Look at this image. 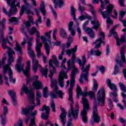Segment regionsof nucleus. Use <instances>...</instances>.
<instances>
[{"label":"nucleus","mask_w":126,"mask_h":126,"mask_svg":"<svg viewBox=\"0 0 126 126\" xmlns=\"http://www.w3.org/2000/svg\"><path fill=\"white\" fill-rule=\"evenodd\" d=\"M71 67L74 69L72 70V72L71 73L70 88L68 90V93L69 94L68 100L70 103V109L69 110L68 116H78L79 106L78 105H77L74 110V108H73L74 101H73V98H72V89L73 88V86H74V83L75 82V75H76V73H78V69L77 68H75V65H74V64H72Z\"/></svg>","instance_id":"nucleus-1"},{"label":"nucleus","mask_w":126,"mask_h":126,"mask_svg":"<svg viewBox=\"0 0 126 126\" xmlns=\"http://www.w3.org/2000/svg\"><path fill=\"white\" fill-rule=\"evenodd\" d=\"M22 90L23 92H25L26 94H27L29 96V100H30L31 103L33 104L32 106H30L27 108H23L22 110V115H25V116H27L29 115L30 111H33L34 110V108H35V99H34V97L35 95L33 94V91L32 90H29L28 88H27V86L25 85H23V87L22 88Z\"/></svg>","instance_id":"nucleus-2"},{"label":"nucleus","mask_w":126,"mask_h":126,"mask_svg":"<svg viewBox=\"0 0 126 126\" xmlns=\"http://www.w3.org/2000/svg\"><path fill=\"white\" fill-rule=\"evenodd\" d=\"M82 61L80 59H77V63H79L80 66H82V74L79 79L80 83L82 84L83 83V78H85V80L88 81V74H89V69H90V64H88L86 67L84 66L86 63V58L85 55H84L82 57Z\"/></svg>","instance_id":"nucleus-3"},{"label":"nucleus","mask_w":126,"mask_h":126,"mask_svg":"<svg viewBox=\"0 0 126 126\" xmlns=\"http://www.w3.org/2000/svg\"><path fill=\"white\" fill-rule=\"evenodd\" d=\"M70 62L71 60H69L67 63L68 68L65 67V65H63L61 71L59 73V76L58 78V82L59 86L63 88L64 86V78L65 79H67V72L68 70L71 69V66H70Z\"/></svg>","instance_id":"nucleus-4"},{"label":"nucleus","mask_w":126,"mask_h":126,"mask_svg":"<svg viewBox=\"0 0 126 126\" xmlns=\"http://www.w3.org/2000/svg\"><path fill=\"white\" fill-rule=\"evenodd\" d=\"M51 88H53V91L50 93V97L52 99H56L58 97V95L59 98L63 99L64 94L62 91L59 90V86H58V82L57 80H53V78L51 79Z\"/></svg>","instance_id":"nucleus-5"},{"label":"nucleus","mask_w":126,"mask_h":126,"mask_svg":"<svg viewBox=\"0 0 126 126\" xmlns=\"http://www.w3.org/2000/svg\"><path fill=\"white\" fill-rule=\"evenodd\" d=\"M82 98V103L83 104V110L81 112V116L82 121L84 123H87V112L90 110L89 102L86 98V95H83Z\"/></svg>","instance_id":"nucleus-6"},{"label":"nucleus","mask_w":126,"mask_h":126,"mask_svg":"<svg viewBox=\"0 0 126 126\" xmlns=\"http://www.w3.org/2000/svg\"><path fill=\"white\" fill-rule=\"evenodd\" d=\"M22 57H19L17 63L15 66V69H17L18 72L20 73L21 70H22L24 74L26 75V76H28V70H30L31 66V61H28L27 62V65L26 66V70L23 68V66H24V64L22 63Z\"/></svg>","instance_id":"nucleus-7"},{"label":"nucleus","mask_w":126,"mask_h":126,"mask_svg":"<svg viewBox=\"0 0 126 126\" xmlns=\"http://www.w3.org/2000/svg\"><path fill=\"white\" fill-rule=\"evenodd\" d=\"M6 43H8V44H10V42L8 40L5 39L4 38H3L2 40V47L3 49L5 50V49H7L8 52H7L8 58V64H7V65H11V63H14V57H13V56L12 55H15V52L10 47H8L6 45Z\"/></svg>","instance_id":"nucleus-8"},{"label":"nucleus","mask_w":126,"mask_h":126,"mask_svg":"<svg viewBox=\"0 0 126 126\" xmlns=\"http://www.w3.org/2000/svg\"><path fill=\"white\" fill-rule=\"evenodd\" d=\"M113 8H114V6L112 4H110L107 6V9L106 11L103 12L100 10V12L104 19L107 18V23H108L109 24H113V21L110 19V18L106 17V16L110 15V14L112 13ZM105 13L106 14V15H105Z\"/></svg>","instance_id":"nucleus-9"},{"label":"nucleus","mask_w":126,"mask_h":126,"mask_svg":"<svg viewBox=\"0 0 126 126\" xmlns=\"http://www.w3.org/2000/svg\"><path fill=\"white\" fill-rule=\"evenodd\" d=\"M24 2L25 5L22 6L21 8V11L20 13V16H22L23 14L24 13V11H25L27 14H33V12L31 11L30 10V5L29 3L27 2V0H24Z\"/></svg>","instance_id":"nucleus-10"},{"label":"nucleus","mask_w":126,"mask_h":126,"mask_svg":"<svg viewBox=\"0 0 126 126\" xmlns=\"http://www.w3.org/2000/svg\"><path fill=\"white\" fill-rule=\"evenodd\" d=\"M49 67H50V74L49 77L51 79L53 78V76L54 75V73L56 72V68L53 66V63H55V65H59V61L56 60H50L49 62Z\"/></svg>","instance_id":"nucleus-11"},{"label":"nucleus","mask_w":126,"mask_h":126,"mask_svg":"<svg viewBox=\"0 0 126 126\" xmlns=\"http://www.w3.org/2000/svg\"><path fill=\"white\" fill-rule=\"evenodd\" d=\"M110 33L111 35H113L114 38H116L117 46H119L121 45V43H125V42H126L125 35L122 36L120 39L118 37V33L115 31V29H112V30L110 31Z\"/></svg>","instance_id":"nucleus-12"},{"label":"nucleus","mask_w":126,"mask_h":126,"mask_svg":"<svg viewBox=\"0 0 126 126\" xmlns=\"http://www.w3.org/2000/svg\"><path fill=\"white\" fill-rule=\"evenodd\" d=\"M33 65H37L38 67L39 68L42 75L45 76L47 78V74H48V69L45 68L42 69V66L39 63V61L36 59L35 58H32V62Z\"/></svg>","instance_id":"nucleus-13"},{"label":"nucleus","mask_w":126,"mask_h":126,"mask_svg":"<svg viewBox=\"0 0 126 126\" xmlns=\"http://www.w3.org/2000/svg\"><path fill=\"white\" fill-rule=\"evenodd\" d=\"M93 117L95 123H99L100 122V117L98 116V110L97 109V101L94 100V110L93 111Z\"/></svg>","instance_id":"nucleus-14"},{"label":"nucleus","mask_w":126,"mask_h":126,"mask_svg":"<svg viewBox=\"0 0 126 126\" xmlns=\"http://www.w3.org/2000/svg\"><path fill=\"white\" fill-rule=\"evenodd\" d=\"M97 100L98 101V104L101 103V106L104 105V101L105 100V90L104 88H101L97 93Z\"/></svg>","instance_id":"nucleus-15"},{"label":"nucleus","mask_w":126,"mask_h":126,"mask_svg":"<svg viewBox=\"0 0 126 126\" xmlns=\"http://www.w3.org/2000/svg\"><path fill=\"white\" fill-rule=\"evenodd\" d=\"M100 37H99L93 43L94 45H95L94 49H99L101 47V43H103V40H104L105 33L100 32H99Z\"/></svg>","instance_id":"nucleus-16"},{"label":"nucleus","mask_w":126,"mask_h":126,"mask_svg":"<svg viewBox=\"0 0 126 126\" xmlns=\"http://www.w3.org/2000/svg\"><path fill=\"white\" fill-rule=\"evenodd\" d=\"M77 51V45H75L74 48L70 49H68L65 51L66 55H68L69 57H70V55H72V61L73 62L76 60V56H75V53Z\"/></svg>","instance_id":"nucleus-17"},{"label":"nucleus","mask_w":126,"mask_h":126,"mask_svg":"<svg viewBox=\"0 0 126 126\" xmlns=\"http://www.w3.org/2000/svg\"><path fill=\"white\" fill-rule=\"evenodd\" d=\"M50 110V107L47 106L46 105H44L42 108L40 109V111H41V112H43L44 111H46L45 114V113H42L41 115V117L42 119H43L44 120H47V119L49 118Z\"/></svg>","instance_id":"nucleus-18"},{"label":"nucleus","mask_w":126,"mask_h":126,"mask_svg":"<svg viewBox=\"0 0 126 126\" xmlns=\"http://www.w3.org/2000/svg\"><path fill=\"white\" fill-rule=\"evenodd\" d=\"M66 111L63 108H61V114H60V118L61 123H62L63 126H64L65 123H66Z\"/></svg>","instance_id":"nucleus-19"},{"label":"nucleus","mask_w":126,"mask_h":126,"mask_svg":"<svg viewBox=\"0 0 126 126\" xmlns=\"http://www.w3.org/2000/svg\"><path fill=\"white\" fill-rule=\"evenodd\" d=\"M3 76L4 77V80L6 81H8V78L7 77H6V76L5 75V74H6V73H7V72L9 73V72L10 71V70H11V68H10V67H9L8 66V65H5L3 67Z\"/></svg>","instance_id":"nucleus-20"},{"label":"nucleus","mask_w":126,"mask_h":126,"mask_svg":"<svg viewBox=\"0 0 126 126\" xmlns=\"http://www.w3.org/2000/svg\"><path fill=\"white\" fill-rule=\"evenodd\" d=\"M35 51L37 53V58H40V57H42L43 63H47V57H46L45 55H43L42 53H41V47L35 48Z\"/></svg>","instance_id":"nucleus-21"},{"label":"nucleus","mask_w":126,"mask_h":126,"mask_svg":"<svg viewBox=\"0 0 126 126\" xmlns=\"http://www.w3.org/2000/svg\"><path fill=\"white\" fill-rule=\"evenodd\" d=\"M8 94L12 98V101L14 106H16L17 105V100H16L15 93L13 91H9Z\"/></svg>","instance_id":"nucleus-22"},{"label":"nucleus","mask_w":126,"mask_h":126,"mask_svg":"<svg viewBox=\"0 0 126 126\" xmlns=\"http://www.w3.org/2000/svg\"><path fill=\"white\" fill-rule=\"evenodd\" d=\"M35 32L36 33V45L35 46V49L38 48H42V43H40V32H39L38 31H36Z\"/></svg>","instance_id":"nucleus-23"},{"label":"nucleus","mask_w":126,"mask_h":126,"mask_svg":"<svg viewBox=\"0 0 126 126\" xmlns=\"http://www.w3.org/2000/svg\"><path fill=\"white\" fill-rule=\"evenodd\" d=\"M32 86L37 90H39V89H42V87H43V84L41 81L35 80V81L33 82Z\"/></svg>","instance_id":"nucleus-24"},{"label":"nucleus","mask_w":126,"mask_h":126,"mask_svg":"<svg viewBox=\"0 0 126 126\" xmlns=\"http://www.w3.org/2000/svg\"><path fill=\"white\" fill-rule=\"evenodd\" d=\"M107 83L108 84V87L111 89V90H113L115 92H117L118 91V89L117 88V86L114 84H112L111 82V80L108 79L107 80Z\"/></svg>","instance_id":"nucleus-25"},{"label":"nucleus","mask_w":126,"mask_h":126,"mask_svg":"<svg viewBox=\"0 0 126 126\" xmlns=\"http://www.w3.org/2000/svg\"><path fill=\"white\" fill-rule=\"evenodd\" d=\"M52 1L55 4V8H57V5L61 8L63 7L64 4L63 0H52Z\"/></svg>","instance_id":"nucleus-26"},{"label":"nucleus","mask_w":126,"mask_h":126,"mask_svg":"<svg viewBox=\"0 0 126 126\" xmlns=\"http://www.w3.org/2000/svg\"><path fill=\"white\" fill-rule=\"evenodd\" d=\"M37 115V111L35 110L32 113V119L31 120L30 126H36V122H35V116Z\"/></svg>","instance_id":"nucleus-27"},{"label":"nucleus","mask_w":126,"mask_h":126,"mask_svg":"<svg viewBox=\"0 0 126 126\" xmlns=\"http://www.w3.org/2000/svg\"><path fill=\"white\" fill-rule=\"evenodd\" d=\"M85 32L91 37V38H95V33L92 29L88 28V29L85 30Z\"/></svg>","instance_id":"nucleus-28"},{"label":"nucleus","mask_w":126,"mask_h":126,"mask_svg":"<svg viewBox=\"0 0 126 126\" xmlns=\"http://www.w3.org/2000/svg\"><path fill=\"white\" fill-rule=\"evenodd\" d=\"M126 53V50L125 47H122L120 49V55L121 56V59L123 63H126V55L125 53Z\"/></svg>","instance_id":"nucleus-29"},{"label":"nucleus","mask_w":126,"mask_h":126,"mask_svg":"<svg viewBox=\"0 0 126 126\" xmlns=\"http://www.w3.org/2000/svg\"><path fill=\"white\" fill-rule=\"evenodd\" d=\"M94 18V21H92L91 22L92 24L94 25L92 27V28L95 29V30H97L98 28H99V27L100 26V24H99V22L98 21L96 20V17L95 18Z\"/></svg>","instance_id":"nucleus-30"},{"label":"nucleus","mask_w":126,"mask_h":126,"mask_svg":"<svg viewBox=\"0 0 126 126\" xmlns=\"http://www.w3.org/2000/svg\"><path fill=\"white\" fill-rule=\"evenodd\" d=\"M76 91H77V98H79V95H82V96H85V94H84V93L82 92V90H81V88L78 85H77V88H76Z\"/></svg>","instance_id":"nucleus-31"},{"label":"nucleus","mask_w":126,"mask_h":126,"mask_svg":"<svg viewBox=\"0 0 126 126\" xmlns=\"http://www.w3.org/2000/svg\"><path fill=\"white\" fill-rule=\"evenodd\" d=\"M62 52H61V54L60 55H59V60L62 61V60H63V55H64V51L65 50V45H64V44H63L62 45Z\"/></svg>","instance_id":"nucleus-32"},{"label":"nucleus","mask_w":126,"mask_h":126,"mask_svg":"<svg viewBox=\"0 0 126 126\" xmlns=\"http://www.w3.org/2000/svg\"><path fill=\"white\" fill-rule=\"evenodd\" d=\"M85 96H90L91 99H93L95 96V93L94 92H89V93L87 92H84Z\"/></svg>","instance_id":"nucleus-33"},{"label":"nucleus","mask_w":126,"mask_h":126,"mask_svg":"<svg viewBox=\"0 0 126 126\" xmlns=\"http://www.w3.org/2000/svg\"><path fill=\"white\" fill-rule=\"evenodd\" d=\"M15 50L17 52H19L20 55H22V54H23V52H22L21 47H20V45H19V44L17 42H16Z\"/></svg>","instance_id":"nucleus-34"},{"label":"nucleus","mask_w":126,"mask_h":126,"mask_svg":"<svg viewBox=\"0 0 126 126\" xmlns=\"http://www.w3.org/2000/svg\"><path fill=\"white\" fill-rule=\"evenodd\" d=\"M60 35L62 38H66L67 33L64 29H61L60 30Z\"/></svg>","instance_id":"nucleus-35"},{"label":"nucleus","mask_w":126,"mask_h":126,"mask_svg":"<svg viewBox=\"0 0 126 126\" xmlns=\"http://www.w3.org/2000/svg\"><path fill=\"white\" fill-rule=\"evenodd\" d=\"M12 74V70H10L9 78L10 82H11V83H15L16 80L15 79L13 78V75Z\"/></svg>","instance_id":"nucleus-36"},{"label":"nucleus","mask_w":126,"mask_h":126,"mask_svg":"<svg viewBox=\"0 0 126 126\" xmlns=\"http://www.w3.org/2000/svg\"><path fill=\"white\" fill-rule=\"evenodd\" d=\"M40 11H41L43 15L45 16V15H46V10L45 9V4L44 3V2H42L41 3Z\"/></svg>","instance_id":"nucleus-37"},{"label":"nucleus","mask_w":126,"mask_h":126,"mask_svg":"<svg viewBox=\"0 0 126 126\" xmlns=\"http://www.w3.org/2000/svg\"><path fill=\"white\" fill-rule=\"evenodd\" d=\"M28 53L30 58L33 59L36 57V56H35V53H34V51H33L32 49H28Z\"/></svg>","instance_id":"nucleus-38"},{"label":"nucleus","mask_w":126,"mask_h":126,"mask_svg":"<svg viewBox=\"0 0 126 126\" xmlns=\"http://www.w3.org/2000/svg\"><path fill=\"white\" fill-rule=\"evenodd\" d=\"M76 11V10L74 9V7L71 6V15L73 16V18L74 20H76V19L75 18V12Z\"/></svg>","instance_id":"nucleus-39"},{"label":"nucleus","mask_w":126,"mask_h":126,"mask_svg":"<svg viewBox=\"0 0 126 126\" xmlns=\"http://www.w3.org/2000/svg\"><path fill=\"white\" fill-rule=\"evenodd\" d=\"M89 6L90 8L91 12L94 16V18H96V15H95V12L94 10V7H93V6L90 4H89Z\"/></svg>","instance_id":"nucleus-40"},{"label":"nucleus","mask_w":126,"mask_h":126,"mask_svg":"<svg viewBox=\"0 0 126 126\" xmlns=\"http://www.w3.org/2000/svg\"><path fill=\"white\" fill-rule=\"evenodd\" d=\"M9 22L14 23V24H17V23H18V20H17V18L14 17H12L9 19Z\"/></svg>","instance_id":"nucleus-41"},{"label":"nucleus","mask_w":126,"mask_h":126,"mask_svg":"<svg viewBox=\"0 0 126 126\" xmlns=\"http://www.w3.org/2000/svg\"><path fill=\"white\" fill-rule=\"evenodd\" d=\"M36 31H37L36 27H32L31 29L28 30L30 35H34L36 33Z\"/></svg>","instance_id":"nucleus-42"},{"label":"nucleus","mask_w":126,"mask_h":126,"mask_svg":"<svg viewBox=\"0 0 126 126\" xmlns=\"http://www.w3.org/2000/svg\"><path fill=\"white\" fill-rule=\"evenodd\" d=\"M44 48L45 49L47 55H50V46L48 43H45L44 44Z\"/></svg>","instance_id":"nucleus-43"},{"label":"nucleus","mask_w":126,"mask_h":126,"mask_svg":"<svg viewBox=\"0 0 126 126\" xmlns=\"http://www.w3.org/2000/svg\"><path fill=\"white\" fill-rule=\"evenodd\" d=\"M119 86L122 91H123V92H126V87L123 83H119Z\"/></svg>","instance_id":"nucleus-44"},{"label":"nucleus","mask_w":126,"mask_h":126,"mask_svg":"<svg viewBox=\"0 0 126 126\" xmlns=\"http://www.w3.org/2000/svg\"><path fill=\"white\" fill-rule=\"evenodd\" d=\"M90 16L86 14L85 15H82L80 17L79 19L81 20V21H82L83 20H84V19H86L87 18H90Z\"/></svg>","instance_id":"nucleus-45"},{"label":"nucleus","mask_w":126,"mask_h":126,"mask_svg":"<svg viewBox=\"0 0 126 126\" xmlns=\"http://www.w3.org/2000/svg\"><path fill=\"white\" fill-rule=\"evenodd\" d=\"M98 89V84L97 83V82L96 80H94V87L93 88V90L94 91H97V89Z\"/></svg>","instance_id":"nucleus-46"},{"label":"nucleus","mask_w":126,"mask_h":126,"mask_svg":"<svg viewBox=\"0 0 126 126\" xmlns=\"http://www.w3.org/2000/svg\"><path fill=\"white\" fill-rule=\"evenodd\" d=\"M8 113V111L7 110V106H4L3 108V113L2 115H1V117H4L6 115V114Z\"/></svg>","instance_id":"nucleus-47"},{"label":"nucleus","mask_w":126,"mask_h":126,"mask_svg":"<svg viewBox=\"0 0 126 126\" xmlns=\"http://www.w3.org/2000/svg\"><path fill=\"white\" fill-rule=\"evenodd\" d=\"M51 107L53 112H56V104H55V102H54V100H52L51 101Z\"/></svg>","instance_id":"nucleus-48"},{"label":"nucleus","mask_w":126,"mask_h":126,"mask_svg":"<svg viewBox=\"0 0 126 126\" xmlns=\"http://www.w3.org/2000/svg\"><path fill=\"white\" fill-rule=\"evenodd\" d=\"M110 96L111 98H116V97H118V94H117V92H111L110 93Z\"/></svg>","instance_id":"nucleus-49"},{"label":"nucleus","mask_w":126,"mask_h":126,"mask_svg":"<svg viewBox=\"0 0 126 126\" xmlns=\"http://www.w3.org/2000/svg\"><path fill=\"white\" fill-rule=\"evenodd\" d=\"M15 126H23V121L22 120H19L18 123L15 124Z\"/></svg>","instance_id":"nucleus-50"},{"label":"nucleus","mask_w":126,"mask_h":126,"mask_svg":"<svg viewBox=\"0 0 126 126\" xmlns=\"http://www.w3.org/2000/svg\"><path fill=\"white\" fill-rule=\"evenodd\" d=\"M28 50L32 49V45H33V43L32 41H28Z\"/></svg>","instance_id":"nucleus-51"},{"label":"nucleus","mask_w":126,"mask_h":126,"mask_svg":"<svg viewBox=\"0 0 126 126\" xmlns=\"http://www.w3.org/2000/svg\"><path fill=\"white\" fill-rule=\"evenodd\" d=\"M73 26V22L70 21L68 25V30H71V29H73L72 27Z\"/></svg>","instance_id":"nucleus-52"},{"label":"nucleus","mask_w":126,"mask_h":126,"mask_svg":"<svg viewBox=\"0 0 126 126\" xmlns=\"http://www.w3.org/2000/svg\"><path fill=\"white\" fill-rule=\"evenodd\" d=\"M57 31H58V29H55L53 31V39L55 40H57V37L56 36V35H57Z\"/></svg>","instance_id":"nucleus-53"},{"label":"nucleus","mask_w":126,"mask_h":126,"mask_svg":"<svg viewBox=\"0 0 126 126\" xmlns=\"http://www.w3.org/2000/svg\"><path fill=\"white\" fill-rule=\"evenodd\" d=\"M88 23H89V21H86L84 24L83 27V29L85 31L86 30V29H88V27H86L87 25H88Z\"/></svg>","instance_id":"nucleus-54"},{"label":"nucleus","mask_w":126,"mask_h":126,"mask_svg":"<svg viewBox=\"0 0 126 126\" xmlns=\"http://www.w3.org/2000/svg\"><path fill=\"white\" fill-rule=\"evenodd\" d=\"M119 121L122 124H124V126H126V120L124 119V118H119Z\"/></svg>","instance_id":"nucleus-55"},{"label":"nucleus","mask_w":126,"mask_h":126,"mask_svg":"<svg viewBox=\"0 0 126 126\" xmlns=\"http://www.w3.org/2000/svg\"><path fill=\"white\" fill-rule=\"evenodd\" d=\"M119 72V66L118 65H115V67L114 68V72H113V74H116Z\"/></svg>","instance_id":"nucleus-56"},{"label":"nucleus","mask_w":126,"mask_h":126,"mask_svg":"<svg viewBox=\"0 0 126 126\" xmlns=\"http://www.w3.org/2000/svg\"><path fill=\"white\" fill-rule=\"evenodd\" d=\"M93 55H94V50L92 49L90 52H89L88 54V58L89 59L90 58L91 56H93Z\"/></svg>","instance_id":"nucleus-57"},{"label":"nucleus","mask_w":126,"mask_h":126,"mask_svg":"<svg viewBox=\"0 0 126 126\" xmlns=\"http://www.w3.org/2000/svg\"><path fill=\"white\" fill-rule=\"evenodd\" d=\"M51 33H52V31L45 33V36H47L48 39H51Z\"/></svg>","instance_id":"nucleus-58"},{"label":"nucleus","mask_w":126,"mask_h":126,"mask_svg":"<svg viewBox=\"0 0 126 126\" xmlns=\"http://www.w3.org/2000/svg\"><path fill=\"white\" fill-rule=\"evenodd\" d=\"M41 98V92L39 91H37L36 99H40Z\"/></svg>","instance_id":"nucleus-59"},{"label":"nucleus","mask_w":126,"mask_h":126,"mask_svg":"<svg viewBox=\"0 0 126 126\" xmlns=\"http://www.w3.org/2000/svg\"><path fill=\"white\" fill-rule=\"evenodd\" d=\"M121 95H122V96L123 98V102L125 103L126 98V94L124 93H122Z\"/></svg>","instance_id":"nucleus-60"},{"label":"nucleus","mask_w":126,"mask_h":126,"mask_svg":"<svg viewBox=\"0 0 126 126\" xmlns=\"http://www.w3.org/2000/svg\"><path fill=\"white\" fill-rule=\"evenodd\" d=\"M72 41H73V39L71 36H69L67 39V42L68 43H72Z\"/></svg>","instance_id":"nucleus-61"},{"label":"nucleus","mask_w":126,"mask_h":126,"mask_svg":"<svg viewBox=\"0 0 126 126\" xmlns=\"http://www.w3.org/2000/svg\"><path fill=\"white\" fill-rule=\"evenodd\" d=\"M119 14L121 17L125 16L126 15V11H120L119 12Z\"/></svg>","instance_id":"nucleus-62"},{"label":"nucleus","mask_w":126,"mask_h":126,"mask_svg":"<svg viewBox=\"0 0 126 126\" xmlns=\"http://www.w3.org/2000/svg\"><path fill=\"white\" fill-rule=\"evenodd\" d=\"M69 31H70L72 36H74L75 35V30L72 29L71 30H69Z\"/></svg>","instance_id":"nucleus-63"},{"label":"nucleus","mask_w":126,"mask_h":126,"mask_svg":"<svg viewBox=\"0 0 126 126\" xmlns=\"http://www.w3.org/2000/svg\"><path fill=\"white\" fill-rule=\"evenodd\" d=\"M71 122H72V119H69V121L67 123V126H72V123H71Z\"/></svg>","instance_id":"nucleus-64"}]
</instances>
